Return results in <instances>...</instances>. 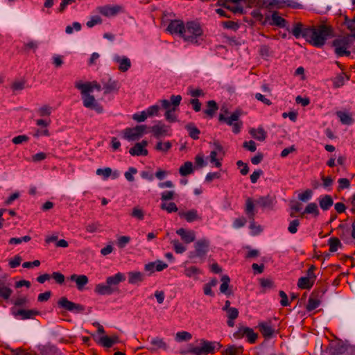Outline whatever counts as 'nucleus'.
<instances>
[{"label": "nucleus", "mask_w": 355, "mask_h": 355, "mask_svg": "<svg viewBox=\"0 0 355 355\" xmlns=\"http://www.w3.org/2000/svg\"><path fill=\"white\" fill-rule=\"evenodd\" d=\"M69 280L76 284L77 289L80 291L84 289L85 286L88 283V277L85 275L73 274L69 278Z\"/></svg>", "instance_id": "obj_22"}, {"label": "nucleus", "mask_w": 355, "mask_h": 355, "mask_svg": "<svg viewBox=\"0 0 355 355\" xmlns=\"http://www.w3.org/2000/svg\"><path fill=\"white\" fill-rule=\"evenodd\" d=\"M172 146L170 141L162 143V141L157 142L155 146V149L158 151L167 152Z\"/></svg>", "instance_id": "obj_61"}, {"label": "nucleus", "mask_w": 355, "mask_h": 355, "mask_svg": "<svg viewBox=\"0 0 355 355\" xmlns=\"http://www.w3.org/2000/svg\"><path fill=\"white\" fill-rule=\"evenodd\" d=\"M210 240L207 238H202L194 243V250L188 253V257L193 263H202L209 251Z\"/></svg>", "instance_id": "obj_3"}, {"label": "nucleus", "mask_w": 355, "mask_h": 355, "mask_svg": "<svg viewBox=\"0 0 355 355\" xmlns=\"http://www.w3.org/2000/svg\"><path fill=\"white\" fill-rule=\"evenodd\" d=\"M340 243V239L337 237H331L328 240V245H329V251L335 252L338 250V245Z\"/></svg>", "instance_id": "obj_55"}, {"label": "nucleus", "mask_w": 355, "mask_h": 355, "mask_svg": "<svg viewBox=\"0 0 355 355\" xmlns=\"http://www.w3.org/2000/svg\"><path fill=\"white\" fill-rule=\"evenodd\" d=\"M171 243L173 244L175 252L178 254H182L187 250L186 247L184 246L178 240H173Z\"/></svg>", "instance_id": "obj_58"}, {"label": "nucleus", "mask_w": 355, "mask_h": 355, "mask_svg": "<svg viewBox=\"0 0 355 355\" xmlns=\"http://www.w3.org/2000/svg\"><path fill=\"white\" fill-rule=\"evenodd\" d=\"M166 31L171 35H178L180 37L184 39L185 33V24L182 20L173 19L170 20Z\"/></svg>", "instance_id": "obj_12"}, {"label": "nucleus", "mask_w": 355, "mask_h": 355, "mask_svg": "<svg viewBox=\"0 0 355 355\" xmlns=\"http://www.w3.org/2000/svg\"><path fill=\"white\" fill-rule=\"evenodd\" d=\"M178 214L180 218H184L188 223H192L196 220H202V216L199 215L198 211L194 209H190L185 212L180 211Z\"/></svg>", "instance_id": "obj_24"}, {"label": "nucleus", "mask_w": 355, "mask_h": 355, "mask_svg": "<svg viewBox=\"0 0 355 355\" xmlns=\"http://www.w3.org/2000/svg\"><path fill=\"white\" fill-rule=\"evenodd\" d=\"M271 322H261L258 324L257 327L259 329L261 334L266 339H270L275 334V329L270 325Z\"/></svg>", "instance_id": "obj_18"}, {"label": "nucleus", "mask_w": 355, "mask_h": 355, "mask_svg": "<svg viewBox=\"0 0 355 355\" xmlns=\"http://www.w3.org/2000/svg\"><path fill=\"white\" fill-rule=\"evenodd\" d=\"M125 280V276L122 272H117L114 275L109 276L106 278V283L110 288L114 289V292H119L118 285Z\"/></svg>", "instance_id": "obj_17"}, {"label": "nucleus", "mask_w": 355, "mask_h": 355, "mask_svg": "<svg viewBox=\"0 0 355 355\" xmlns=\"http://www.w3.org/2000/svg\"><path fill=\"white\" fill-rule=\"evenodd\" d=\"M222 26L225 29L232 30L234 31H236L240 25L239 23L233 21H225L221 23Z\"/></svg>", "instance_id": "obj_52"}, {"label": "nucleus", "mask_w": 355, "mask_h": 355, "mask_svg": "<svg viewBox=\"0 0 355 355\" xmlns=\"http://www.w3.org/2000/svg\"><path fill=\"white\" fill-rule=\"evenodd\" d=\"M200 273V270L196 266H191L187 268L184 270V274L188 277H193Z\"/></svg>", "instance_id": "obj_60"}, {"label": "nucleus", "mask_w": 355, "mask_h": 355, "mask_svg": "<svg viewBox=\"0 0 355 355\" xmlns=\"http://www.w3.org/2000/svg\"><path fill=\"white\" fill-rule=\"evenodd\" d=\"M193 171V164L191 162H186L179 168V173L182 176H187Z\"/></svg>", "instance_id": "obj_44"}, {"label": "nucleus", "mask_w": 355, "mask_h": 355, "mask_svg": "<svg viewBox=\"0 0 355 355\" xmlns=\"http://www.w3.org/2000/svg\"><path fill=\"white\" fill-rule=\"evenodd\" d=\"M81 24L79 22L74 21L71 25H69L65 28V32L67 34H72L73 33V30L76 31H79L81 30Z\"/></svg>", "instance_id": "obj_63"}, {"label": "nucleus", "mask_w": 355, "mask_h": 355, "mask_svg": "<svg viewBox=\"0 0 355 355\" xmlns=\"http://www.w3.org/2000/svg\"><path fill=\"white\" fill-rule=\"evenodd\" d=\"M160 207L163 210H166L168 213L176 212L178 209L175 202L162 203Z\"/></svg>", "instance_id": "obj_57"}, {"label": "nucleus", "mask_w": 355, "mask_h": 355, "mask_svg": "<svg viewBox=\"0 0 355 355\" xmlns=\"http://www.w3.org/2000/svg\"><path fill=\"white\" fill-rule=\"evenodd\" d=\"M315 281L311 278L305 276L299 278L297 282V286L301 289H311L313 286Z\"/></svg>", "instance_id": "obj_35"}, {"label": "nucleus", "mask_w": 355, "mask_h": 355, "mask_svg": "<svg viewBox=\"0 0 355 355\" xmlns=\"http://www.w3.org/2000/svg\"><path fill=\"white\" fill-rule=\"evenodd\" d=\"M96 175L103 176V180H107L112 174V168L105 167L103 168H98L96 171Z\"/></svg>", "instance_id": "obj_59"}, {"label": "nucleus", "mask_w": 355, "mask_h": 355, "mask_svg": "<svg viewBox=\"0 0 355 355\" xmlns=\"http://www.w3.org/2000/svg\"><path fill=\"white\" fill-rule=\"evenodd\" d=\"M192 338L191 334L188 331H178L175 337L176 342L180 343L183 341H189Z\"/></svg>", "instance_id": "obj_47"}, {"label": "nucleus", "mask_w": 355, "mask_h": 355, "mask_svg": "<svg viewBox=\"0 0 355 355\" xmlns=\"http://www.w3.org/2000/svg\"><path fill=\"white\" fill-rule=\"evenodd\" d=\"M241 112H242L240 109H237L231 114L230 116H225L223 114H220L218 116V121L220 122L225 123L230 126H232V132L234 134H239L243 126V122L239 121Z\"/></svg>", "instance_id": "obj_5"}, {"label": "nucleus", "mask_w": 355, "mask_h": 355, "mask_svg": "<svg viewBox=\"0 0 355 355\" xmlns=\"http://www.w3.org/2000/svg\"><path fill=\"white\" fill-rule=\"evenodd\" d=\"M222 284L220 286V293L226 295L227 296H230L232 293L228 291L229 284L230 282V278L228 275H224L221 277Z\"/></svg>", "instance_id": "obj_41"}, {"label": "nucleus", "mask_w": 355, "mask_h": 355, "mask_svg": "<svg viewBox=\"0 0 355 355\" xmlns=\"http://www.w3.org/2000/svg\"><path fill=\"white\" fill-rule=\"evenodd\" d=\"M336 116L340 119V121L344 125H352L354 122V119L352 118V115L348 112L343 111H338L336 112Z\"/></svg>", "instance_id": "obj_34"}, {"label": "nucleus", "mask_w": 355, "mask_h": 355, "mask_svg": "<svg viewBox=\"0 0 355 355\" xmlns=\"http://www.w3.org/2000/svg\"><path fill=\"white\" fill-rule=\"evenodd\" d=\"M57 304L58 308L75 314L83 313L85 310V306L69 301L66 297H60Z\"/></svg>", "instance_id": "obj_6"}, {"label": "nucleus", "mask_w": 355, "mask_h": 355, "mask_svg": "<svg viewBox=\"0 0 355 355\" xmlns=\"http://www.w3.org/2000/svg\"><path fill=\"white\" fill-rule=\"evenodd\" d=\"M113 60L119 64V69L121 71H127L131 67L130 60L126 56H120L119 55H114Z\"/></svg>", "instance_id": "obj_25"}, {"label": "nucleus", "mask_w": 355, "mask_h": 355, "mask_svg": "<svg viewBox=\"0 0 355 355\" xmlns=\"http://www.w3.org/2000/svg\"><path fill=\"white\" fill-rule=\"evenodd\" d=\"M151 132L156 138H159L162 136L168 135V126L163 124L161 121H159L157 124L151 127Z\"/></svg>", "instance_id": "obj_27"}, {"label": "nucleus", "mask_w": 355, "mask_h": 355, "mask_svg": "<svg viewBox=\"0 0 355 355\" xmlns=\"http://www.w3.org/2000/svg\"><path fill=\"white\" fill-rule=\"evenodd\" d=\"M338 235L340 238L341 240L344 241L346 244H349L352 243V238L351 236V234L349 233V230H343V231L338 232Z\"/></svg>", "instance_id": "obj_48"}, {"label": "nucleus", "mask_w": 355, "mask_h": 355, "mask_svg": "<svg viewBox=\"0 0 355 355\" xmlns=\"http://www.w3.org/2000/svg\"><path fill=\"white\" fill-rule=\"evenodd\" d=\"M318 202L320 207L323 211L329 210L334 205V200L330 195L321 196L318 198Z\"/></svg>", "instance_id": "obj_30"}, {"label": "nucleus", "mask_w": 355, "mask_h": 355, "mask_svg": "<svg viewBox=\"0 0 355 355\" xmlns=\"http://www.w3.org/2000/svg\"><path fill=\"white\" fill-rule=\"evenodd\" d=\"M138 172L137 169L135 167L131 166L128 168V170L125 172L124 176L127 181L132 182L135 181L134 175L137 174Z\"/></svg>", "instance_id": "obj_53"}, {"label": "nucleus", "mask_w": 355, "mask_h": 355, "mask_svg": "<svg viewBox=\"0 0 355 355\" xmlns=\"http://www.w3.org/2000/svg\"><path fill=\"white\" fill-rule=\"evenodd\" d=\"M41 355H58V349L54 345H45L40 350Z\"/></svg>", "instance_id": "obj_45"}, {"label": "nucleus", "mask_w": 355, "mask_h": 355, "mask_svg": "<svg viewBox=\"0 0 355 355\" xmlns=\"http://www.w3.org/2000/svg\"><path fill=\"white\" fill-rule=\"evenodd\" d=\"M255 202L263 209H272L275 203V199L270 195H267L260 196L257 200H256Z\"/></svg>", "instance_id": "obj_21"}, {"label": "nucleus", "mask_w": 355, "mask_h": 355, "mask_svg": "<svg viewBox=\"0 0 355 355\" xmlns=\"http://www.w3.org/2000/svg\"><path fill=\"white\" fill-rule=\"evenodd\" d=\"M250 220V226L249 228L252 230L251 234L252 236H256L262 232V228L261 225H257L254 222V218L253 219Z\"/></svg>", "instance_id": "obj_51"}, {"label": "nucleus", "mask_w": 355, "mask_h": 355, "mask_svg": "<svg viewBox=\"0 0 355 355\" xmlns=\"http://www.w3.org/2000/svg\"><path fill=\"white\" fill-rule=\"evenodd\" d=\"M243 352V346H236L234 345H228L227 348L222 352L223 355H241Z\"/></svg>", "instance_id": "obj_36"}, {"label": "nucleus", "mask_w": 355, "mask_h": 355, "mask_svg": "<svg viewBox=\"0 0 355 355\" xmlns=\"http://www.w3.org/2000/svg\"><path fill=\"white\" fill-rule=\"evenodd\" d=\"M97 343L100 344L104 347L110 348L114 344L119 343V338L117 335H114L111 337L107 336L101 337L98 340H96Z\"/></svg>", "instance_id": "obj_26"}, {"label": "nucleus", "mask_w": 355, "mask_h": 355, "mask_svg": "<svg viewBox=\"0 0 355 355\" xmlns=\"http://www.w3.org/2000/svg\"><path fill=\"white\" fill-rule=\"evenodd\" d=\"M350 44V40L347 37L338 38L332 42V46L335 47V53L338 56H349L350 51L347 50Z\"/></svg>", "instance_id": "obj_11"}, {"label": "nucleus", "mask_w": 355, "mask_h": 355, "mask_svg": "<svg viewBox=\"0 0 355 355\" xmlns=\"http://www.w3.org/2000/svg\"><path fill=\"white\" fill-rule=\"evenodd\" d=\"M146 125H138L134 128H127L123 130V138L129 141L138 140L144 133Z\"/></svg>", "instance_id": "obj_9"}, {"label": "nucleus", "mask_w": 355, "mask_h": 355, "mask_svg": "<svg viewBox=\"0 0 355 355\" xmlns=\"http://www.w3.org/2000/svg\"><path fill=\"white\" fill-rule=\"evenodd\" d=\"M310 26L304 27L302 23H295L291 30L289 28L286 29L290 31L296 39L303 37L306 40L309 37V31Z\"/></svg>", "instance_id": "obj_15"}, {"label": "nucleus", "mask_w": 355, "mask_h": 355, "mask_svg": "<svg viewBox=\"0 0 355 355\" xmlns=\"http://www.w3.org/2000/svg\"><path fill=\"white\" fill-rule=\"evenodd\" d=\"M10 313L15 318L22 320L33 319L35 315H40V312L36 309H17L16 307H11Z\"/></svg>", "instance_id": "obj_10"}, {"label": "nucleus", "mask_w": 355, "mask_h": 355, "mask_svg": "<svg viewBox=\"0 0 355 355\" xmlns=\"http://www.w3.org/2000/svg\"><path fill=\"white\" fill-rule=\"evenodd\" d=\"M338 186L337 189L338 191L350 187V181L347 178H340L338 180Z\"/></svg>", "instance_id": "obj_64"}, {"label": "nucleus", "mask_w": 355, "mask_h": 355, "mask_svg": "<svg viewBox=\"0 0 355 355\" xmlns=\"http://www.w3.org/2000/svg\"><path fill=\"white\" fill-rule=\"evenodd\" d=\"M233 336L236 339H241L243 337H246L248 342L253 344L256 343L258 334L254 331L253 329L240 325L238 327L237 331L233 334Z\"/></svg>", "instance_id": "obj_8"}, {"label": "nucleus", "mask_w": 355, "mask_h": 355, "mask_svg": "<svg viewBox=\"0 0 355 355\" xmlns=\"http://www.w3.org/2000/svg\"><path fill=\"white\" fill-rule=\"evenodd\" d=\"M347 80L349 79V77L346 76L344 73L338 74L335 78L332 79L333 86L334 88H340L345 84V78Z\"/></svg>", "instance_id": "obj_43"}, {"label": "nucleus", "mask_w": 355, "mask_h": 355, "mask_svg": "<svg viewBox=\"0 0 355 355\" xmlns=\"http://www.w3.org/2000/svg\"><path fill=\"white\" fill-rule=\"evenodd\" d=\"M300 225V221L299 219H294L291 220L288 227V231L293 234L297 233Z\"/></svg>", "instance_id": "obj_56"}, {"label": "nucleus", "mask_w": 355, "mask_h": 355, "mask_svg": "<svg viewBox=\"0 0 355 355\" xmlns=\"http://www.w3.org/2000/svg\"><path fill=\"white\" fill-rule=\"evenodd\" d=\"M83 105L86 108L95 110L97 113L101 114L103 112V106L98 103L93 95H87L81 97Z\"/></svg>", "instance_id": "obj_14"}, {"label": "nucleus", "mask_w": 355, "mask_h": 355, "mask_svg": "<svg viewBox=\"0 0 355 355\" xmlns=\"http://www.w3.org/2000/svg\"><path fill=\"white\" fill-rule=\"evenodd\" d=\"M202 34L203 31L198 21H189L185 24L184 41L198 45L200 44L198 37Z\"/></svg>", "instance_id": "obj_4"}, {"label": "nucleus", "mask_w": 355, "mask_h": 355, "mask_svg": "<svg viewBox=\"0 0 355 355\" xmlns=\"http://www.w3.org/2000/svg\"><path fill=\"white\" fill-rule=\"evenodd\" d=\"M320 304V301L318 299L309 297L306 309L308 312H311L318 308Z\"/></svg>", "instance_id": "obj_50"}, {"label": "nucleus", "mask_w": 355, "mask_h": 355, "mask_svg": "<svg viewBox=\"0 0 355 355\" xmlns=\"http://www.w3.org/2000/svg\"><path fill=\"white\" fill-rule=\"evenodd\" d=\"M176 234L179 235L181 239L187 244L193 242L196 239V232L193 230L180 228L176 230Z\"/></svg>", "instance_id": "obj_20"}, {"label": "nucleus", "mask_w": 355, "mask_h": 355, "mask_svg": "<svg viewBox=\"0 0 355 355\" xmlns=\"http://www.w3.org/2000/svg\"><path fill=\"white\" fill-rule=\"evenodd\" d=\"M103 83L104 94H108L114 91H117L119 88L118 81L112 80L111 78L108 79L107 83Z\"/></svg>", "instance_id": "obj_33"}, {"label": "nucleus", "mask_w": 355, "mask_h": 355, "mask_svg": "<svg viewBox=\"0 0 355 355\" xmlns=\"http://www.w3.org/2000/svg\"><path fill=\"white\" fill-rule=\"evenodd\" d=\"M332 37L334 31L330 26L321 25L318 28L310 26L306 41L315 47L321 48L325 44L327 40Z\"/></svg>", "instance_id": "obj_2"}, {"label": "nucleus", "mask_w": 355, "mask_h": 355, "mask_svg": "<svg viewBox=\"0 0 355 355\" xmlns=\"http://www.w3.org/2000/svg\"><path fill=\"white\" fill-rule=\"evenodd\" d=\"M285 0H270L269 2L263 0V6L267 9H270L272 8L281 9L285 7Z\"/></svg>", "instance_id": "obj_38"}, {"label": "nucleus", "mask_w": 355, "mask_h": 355, "mask_svg": "<svg viewBox=\"0 0 355 355\" xmlns=\"http://www.w3.org/2000/svg\"><path fill=\"white\" fill-rule=\"evenodd\" d=\"M29 302V300L26 296H21L15 299V300H11V303L14 305L13 307H21L26 306V304Z\"/></svg>", "instance_id": "obj_49"}, {"label": "nucleus", "mask_w": 355, "mask_h": 355, "mask_svg": "<svg viewBox=\"0 0 355 355\" xmlns=\"http://www.w3.org/2000/svg\"><path fill=\"white\" fill-rule=\"evenodd\" d=\"M184 128L188 132V135L191 139H193L194 140H197L199 139L200 130L196 126L194 123H193V122L188 123L184 126Z\"/></svg>", "instance_id": "obj_32"}, {"label": "nucleus", "mask_w": 355, "mask_h": 355, "mask_svg": "<svg viewBox=\"0 0 355 355\" xmlns=\"http://www.w3.org/2000/svg\"><path fill=\"white\" fill-rule=\"evenodd\" d=\"M347 348L348 346L341 340L332 341L322 351V355H343Z\"/></svg>", "instance_id": "obj_7"}, {"label": "nucleus", "mask_w": 355, "mask_h": 355, "mask_svg": "<svg viewBox=\"0 0 355 355\" xmlns=\"http://www.w3.org/2000/svg\"><path fill=\"white\" fill-rule=\"evenodd\" d=\"M13 293L10 284L0 280V301H8Z\"/></svg>", "instance_id": "obj_23"}, {"label": "nucleus", "mask_w": 355, "mask_h": 355, "mask_svg": "<svg viewBox=\"0 0 355 355\" xmlns=\"http://www.w3.org/2000/svg\"><path fill=\"white\" fill-rule=\"evenodd\" d=\"M222 347L223 345L219 342L201 339L198 346L189 343L186 348L180 350V354L182 355H208L214 354Z\"/></svg>", "instance_id": "obj_1"}, {"label": "nucleus", "mask_w": 355, "mask_h": 355, "mask_svg": "<svg viewBox=\"0 0 355 355\" xmlns=\"http://www.w3.org/2000/svg\"><path fill=\"white\" fill-rule=\"evenodd\" d=\"M128 283L130 284H139L145 279V275L139 271H130L128 272Z\"/></svg>", "instance_id": "obj_28"}, {"label": "nucleus", "mask_w": 355, "mask_h": 355, "mask_svg": "<svg viewBox=\"0 0 355 355\" xmlns=\"http://www.w3.org/2000/svg\"><path fill=\"white\" fill-rule=\"evenodd\" d=\"M122 12H123V8L120 5H106L99 8V12L107 17L116 16Z\"/></svg>", "instance_id": "obj_16"}, {"label": "nucleus", "mask_w": 355, "mask_h": 355, "mask_svg": "<svg viewBox=\"0 0 355 355\" xmlns=\"http://www.w3.org/2000/svg\"><path fill=\"white\" fill-rule=\"evenodd\" d=\"M150 343L153 346L147 347V349L152 352H156L159 349L167 351L169 348L168 345L164 342V339L159 337L152 338L150 340Z\"/></svg>", "instance_id": "obj_19"}, {"label": "nucleus", "mask_w": 355, "mask_h": 355, "mask_svg": "<svg viewBox=\"0 0 355 355\" xmlns=\"http://www.w3.org/2000/svg\"><path fill=\"white\" fill-rule=\"evenodd\" d=\"M245 212L249 219H253L255 216L254 205L251 198H248L245 201Z\"/></svg>", "instance_id": "obj_40"}, {"label": "nucleus", "mask_w": 355, "mask_h": 355, "mask_svg": "<svg viewBox=\"0 0 355 355\" xmlns=\"http://www.w3.org/2000/svg\"><path fill=\"white\" fill-rule=\"evenodd\" d=\"M312 214L314 217H318L319 215H320V211H319V209H318V205L315 202H310L309 203L302 214Z\"/></svg>", "instance_id": "obj_42"}, {"label": "nucleus", "mask_w": 355, "mask_h": 355, "mask_svg": "<svg viewBox=\"0 0 355 355\" xmlns=\"http://www.w3.org/2000/svg\"><path fill=\"white\" fill-rule=\"evenodd\" d=\"M268 24L279 28H285L287 25V21L279 15L277 11H274L271 15H266L265 19L262 22V25Z\"/></svg>", "instance_id": "obj_13"}, {"label": "nucleus", "mask_w": 355, "mask_h": 355, "mask_svg": "<svg viewBox=\"0 0 355 355\" xmlns=\"http://www.w3.org/2000/svg\"><path fill=\"white\" fill-rule=\"evenodd\" d=\"M175 111V108L172 107L171 110H166L164 114V116H165L166 119L170 123H174V122L177 121V116L173 113Z\"/></svg>", "instance_id": "obj_62"}, {"label": "nucleus", "mask_w": 355, "mask_h": 355, "mask_svg": "<svg viewBox=\"0 0 355 355\" xmlns=\"http://www.w3.org/2000/svg\"><path fill=\"white\" fill-rule=\"evenodd\" d=\"M132 156H146L148 151L147 149L142 148L140 144L136 143L135 146L129 150Z\"/></svg>", "instance_id": "obj_39"}, {"label": "nucleus", "mask_w": 355, "mask_h": 355, "mask_svg": "<svg viewBox=\"0 0 355 355\" xmlns=\"http://www.w3.org/2000/svg\"><path fill=\"white\" fill-rule=\"evenodd\" d=\"M255 131L254 129H252L250 131V134L258 141H263L266 139L267 137V133L264 130V129L261 127H259L257 130V135L254 134V132Z\"/></svg>", "instance_id": "obj_46"}, {"label": "nucleus", "mask_w": 355, "mask_h": 355, "mask_svg": "<svg viewBox=\"0 0 355 355\" xmlns=\"http://www.w3.org/2000/svg\"><path fill=\"white\" fill-rule=\"evenodd\" d=\"M94 292L101 295H111L114 292V289L110 288V286L105 284H98L96 285Z\"/></svg>", "instance_id": "obj_31"}, {"label": "nucleus", "mask_w": 355, "mask_h": 355, "mask_svg": "<svg viewBox=\"0 0 355 355\" xmlns=\"http://www.w3.org/2000/svg\"><path fill=\"white\" fill-rule=\"evenodd\" d=\"M92 84V83L91 82L82 83L81 81H78L75 83V87L80 91L81 97H83L89 95L93 92Z\"/></svg>", "instance_id": "obj_29"}, {"label": "nucleus", "mask_w": 355, "mask_h": 355, "mask_svg": "<svg viewBox=\"0 0 355 355\" xmlns=\"http://www.w3.org/2000/svg\"><path fill=\"white\" fill-rule=\"evenodd\" d=\"M313 191L311 189H306L303 193L298 195V199L304 202L310 200L313 196Z\"/></svg>", "instance_id": "obj_54"}, {"label": "nucleus", "mask_w": 355, "mask_h": 355, "mask_svg": "<svg viewBox=\"0 0 355 355\" xmlns=\"http://www.w3.org/2000/svg\"><path fill=\"white\" fill-rule=\"evenodd\" d=\"M218 109V106L216 102L214 100H210L207 102V109H205L203 112L209 118H213Z\"/></svg>", "instance_id": "obj_37"}]
</instances>
